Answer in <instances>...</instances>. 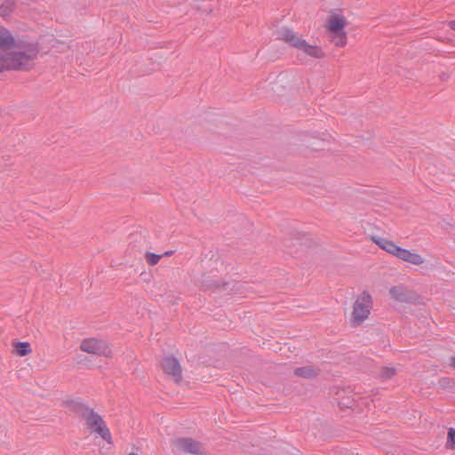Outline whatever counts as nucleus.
Returning a JSON list of instances; mask_svg holds the SVG:
<instances>
[{"label": "nucleus", "instance_id": "nucleus-1", "mask_svg": "<svg viewBox=\"0 0 455 455\" xmlns=\"http://www.w3.org/2000/svg\"><path fill=\"white\" fill-rule=\"evenodd\" d=\"M36 54L32 44L17 39L6 28L0 27V73L30 68Z\"/></svg>", "mask_w": 455, "mask_h": 455}, {"label": "nucleus", "instance_id": "nucleus-2", "mask_svg": "<svg viewBox=\"0 0 455 455\" xmlns=\"http://www.w3.org/2000/svg\"><path fill=\"white\" fill-rule=\"evenodd\" d=\"M277 38L296 48L305 57L315 60H321L326 57V53L322 46L308 43L291 28H283L278 30Z\"/></svg>", "mask_w": 455, "mask_h": 455}, {"label": "nucleus", "instance_id": "nucleus-3", "mask_svg": "<svg viewBox=\"0 0 455 455\" xmlns=\"http://www.w3.org/2000/svg\"><path fill=\"white\" fill-rule=\"evenodd\" d=\"M372 307V298L368 291L359 293L353 303L349 315V323L352 326L361 325L368 317Z\"/></svg>", "mask_w": 455, "mask_h": 455}, {"label": "nucleus", "instance_id": "nucleus-4", "mask_svg": "<svg viewBox=\"0 0 455 455\" xmlns=\"http://www.w3.org/2000/svg\"><path fill=\"white\" fill-rule=\"evenodd\" d=\"M85 426L91 434H96L108 443H112V437L108 427L103 419L97 413L90 411L83 416Z\"/></svg>", "mask_w": 455, "mask_h": 455}, {"label": "nucleus", "instance_id": "nucleus-5", "mask_svg": "<svg viewBox=\"0 0 455 455\" xmlns=\"http://www.w3.org/2000/svg\"><path fill=\"white\" fill-rule=\"evenodd\" d=\"M79 347L85 353L99 356L112 357L113 355V351L108 342L94 338L84 339Z\"/></svg>", "mask_w": 455, "mask_h": 455}, {"label": "nucleus", "instance_id": "nucleus-6", "mask_svg": "<svg viewBox=\"0 0 455 455\" xmlns=\"http://www.w3.org/2000/svg\"><path fill=\"white\" fill-rule=\"evenodd\" d=\"M163 372L172 381L180 382L182 379V368L179 360L172 355H165L160 362Z\"/></svg>", "mask_w": 455, "mask_h": 455}, {"label": "nucleus", "instance_id": "nucleus-7", "mask_svg": "<svg viewBox=\"0 0 455 455\" xmlns=\"http://www.w3.org/2000/svg\"><path fill=\"white\" fill-rule=\"evenodd\" d=\"M394 257L397 258L403 262L416 266L421 267L426 263V259L421 254L418 253L415 251H410L405 248H402L400 246L397 247L396 251L395 252Z\"/></svg>", "mask_w": 455, "mask_h": 455}, {"label": "nucleus", "instance_id": "nucleus-8", "mask_svg": "<svg viewBox=\"0 0 455 455\" xmlns=\"http://www.w3.org/2000/svg\"><path fill=\"white\" fill-rule=\"evenodd\" d=\"M347 26V20L340 11L330 13L325 24V30H345Z\"/></svg>", "mask_w": 455, "mask_h": 455}, {"label": "nucleus", "instance_id": "nucleus-9", "mask_svg": "<svg viewBox=\"0 0 455 455\" xmlns=\"http://www.w3.org/2000/svg\"><path fill=\"white\" fill-rule=\"evenodd\" d=\"M174 445L178 451L184 452L199 453L201 450L200 443L189 438L178 439L175 441Z\"/></svg>", "mask_w": 455, "mask_h": 455}, {"label": "nucleus", "instance_id": "nucleus-10", "mask_svg": "<svg viewBox=\"0 0 455 455\" xmlns=\"http://www.w3.org/2000/svg\"><path fill=\"white\" fill-rule=\"evenodd\" d=\"M371 240L377 244L380 249L387 252L388 254L394 256L395 252L396 251V249L398 245H396L394 242L391 240L379 236V235H372L371 237Z\"/></svg>", "mask_w": 455, "mask_h": 455}, {"label": "nucleus", "instance_id": "nucleus-11", "mask_svg": "<svg viewBox=\"0 0 455 455\" xmlns=\"http://www.w3.org/2000/svg\"><path fill=\"white\" fill-rule=\"evenodd\" d=\"M329 40L337 47H344L347 44V34L346 30H326Z\"/></svg>", "mask_w": 455, "mask_h": 455}, {"label": "nucleus", "instance_id": "nucleus-12", "mask_svg": "<svg viewBox=\"0 0 455 455\" xmlns=\"http://www.w3.org/2000/svg\"><path fill=\"white\" fill-rule=\"evenodd\" d=\"M388 293L391 299L399 302H405L409 299V292L403 285H395L390 287Z\"/></svg>", "mask_w": 455, "mask_h": 455}, {"label": "nucleus", "instance_id": "nucleus-13", "mask_svg": "<svg viewBox=\"0 0 455 455\" xmlns=\"http://www.w3.org/2000/svg\"><path fill=\"white\" fill-rule=\"evenodd\" d=\"M13 353L18 356H26L32 353V348L27 341L15 342L13 343Z\"/></svg>", "mask_w": 455, "mask_h": 455}, {"label": "nucleus", "instance_id": "nucleus-14", "mask_svg": "<svg viewBox=\"0 0 455 455\" xmlns=\"http://www.w3.org/2000/svg\"><path fill=\"white\" fill-rule=\"evenodd\" d=\"M294 373L302 378H312L317 374V370L312 366H302L295 369Z\"/></svg>", "mask_w": 455, "mask_h": 455}, {"label": "nucleus", "instance_id": "nucleus-15", "mask_svg": "<svg viewBox=\"0 0 455 455\" xmlns=\"http://www.w3.org/2000/svg\"><path fill=\"white\" fill-rule=\"evenodd\" d=\"M162 258H163V255H161V254H156V253L150 252V251H147L145 253L146 262L149 266H156L160 261V259Z\"/></svg>", "mask_w": 455, "mask_h": 455}, {"label": "nucleus", "instance_id": "nucleus-16", "mask_svg": "<svg viewBox=\"0 0 455 455\" xmlns=\"http://www.w3.org/2000/svg\"><path fill=\"white\" fill-rule=\"evenodd\" d=\"M395 375V370L394 368L386 367L380 370L379 378L383 380L392 379Z\"/></svg>", "mask_w": 455, "mask_h": 455}, {"label": "nucleus", "instance_id": "nucleus-17", "mask_svg": "<svg viewBox=\"0 0 455 455\" xmlns=\"http://www.w3.org/2000/svg\"><path fill=\"white\" fill-rule=\"evenodd\" d=\"M447 446L455 449V428H450L448 431Z\"/></svg>", "mask_w": 455, "mask_h": 455}, {"label": "nucleus", "instance_id": "nucleus-18", "mask_svg": "<svg viewBox=\"0 0 455 455\" xmlns=\"http://www.w3.org/2000/svg\"><path fill=\"white\" fill-rule=\"evenodd\" d=\"M339 405L341 410L345 408H353V403L349 401V399H346V401H341L339 403Z\"/></svg>", "mask_w": 455, "mask_h": 455}, {"label": "nucleus", "instance_id": "nucleus-19", "mask_svg": "<svg viewBox=\"0 0 455 455\" xmlns=\"http://www.w3.org/2000/svg\"><path fill=\"white\" fill-rule=\"evenodd\" d=\"M173 251H166L164 252V254H162L163 256H166V257H169L171 255H172Z\"/></svg>", "mask_w": 455, "mask_h": 455}, {"label": "nucleus", "instance_id": "nucleus-20", "mask_svg": "<svg viewBox=\"0 0 455 455\" xmlns=\"http://www.w3.org/2000/svg\"><path fill=\"white\" fill-rule=\"evenodd\" d=\"M451 366L455 370V356L451 359Z\"/></svg>", "mask_w": 455, "mask_h": 455}, {"label": "nucleus", "instance_id": "nucleus-21", "mask_svg": "<svg viewBox=\"0 0 455 455\" xmlns=\"http://www.w3.org/2000/svg\"><path fill=\"white\" fill-rule=\"evenodd\" d=\"M451 28L455 30V21L451 22Z\"/></svg>", "mask_w": 455, "mask_h": 455}, {"label": "nucleus", "instance_id": "nucleus-22", "mask_svg": "<svg viewBox=\"0 0 455 455\" xmlns=\"http://www.w3.org/2000/svg\"><path fill=\"white\" fill-rule=\"evenodd\" d=\"M128 455H137V454H135V453H129Z\"/></svg>", "mask_w": 455, "mask_h": 455}]
</instances>
